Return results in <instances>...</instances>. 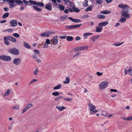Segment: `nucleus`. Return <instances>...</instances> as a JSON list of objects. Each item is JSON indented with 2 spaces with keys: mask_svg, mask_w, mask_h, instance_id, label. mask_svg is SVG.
<instances>
[{
  "mask_svg": "<svg viewBox=\"0 0 132 132\" xmlns=\"http://www.w3.org/2000/svg\"><path fill=\"white\" fill-rule=\"evenodd\" d=\"M8 52L9 53L14 55H18L19 54V50L15 48L10 49Z\"/></svg>",
  "mask_w": 132,
  "mask_h": 132,
  "instance_id": "3",
  "label": "nucleus"
},
{
  "mask_svg": "<svg viewBox=\"0 0 132 132\" xmlns=\"http://www.w3.org/2000/svg\"><path fill=\"white\" fill-rule=\"evenodd\" d=\"M47 33L48 34L50 35H51L52 34H53L54 33V32L50 31H48L47 32Z\"/></svg>",
  "mask_w": 132,
  "mask_h": 132,
  "instance_id": "60",
  "label": "nucleus"
},
{
  "mask_svg": "<svg viewBox=\"0 0 132 132\" xmlns=\"http://www.w3.org/2000/svg\"><path fill=\"white\" fill-rule=\"evenodd\" d=\"M128 73L130 75L132 76V67H129L128 71Z\"/></svg>",
  "mask_w": 132,
  "mask_h": 132,
  "instance_id": "28",
  "label": "nucleus"
},
{
  "mask_svg": "<svg viewBox=\"0 0 132 132\" xmlns=\"http://www.w3.org/2000/svg\"><path fill=\"white\" fill-rule=\"evenodd\" d=\"M100 12L102 14H106L110 13H111V11L108 10L103 11H101Z\"/></svg>",
  "mask_w": 132,
  "mask_h": 132,
  "instance_id": "23",
  "label": "nucleus"
},
{
  "mask_svg": "<svg viewBox=\"0 0 132 132\" xmlns=\"http://www.w3.org/2000/svg\"><path fill=\"white\" fill-rule=\"evenodd\" d=\"M12 108L15 110H18L19 108V105H16L14 106Z\"/></svg>",
  "mask_w": 132,
  "mask_h": 132,
  "instance_id": "39",
  "label": "nucleus"
},
{
  "mask_svg": "<svg viewBox=\"0 0 132 132\" xmlns=\"http://www.w3.org/2000/svg\"><path fill=\"white\" fill-rule=\"evenodd\" d=\"M92 10V7L91 6H89L88 8L85 10L86 12H88L89 11H91Z\"/></svg>",
  "mask_w": 132,
  "mask_h": 132,
  "instance_id": "32",
  "label": "nucleus"
},
{
  "mask_svg": "<svg viewBox=\"0 0 132 132\" xmlns=\"http://www.w3.org/2000/svg\"><path fill=\"white\" fill-rule=\"evenodd\" d=\"M46 43H45L43 47L44 48H47L48 47V45Z\"/></svg>",
  "mask_w": 132,
  "mask_h": 132,
  "instance_id": "56",
  "label": "nucleus"
},
{
  "mask_svg": "<svg viewBox=\"0 0 132 132\" xmlns=\"http://www.w3.org/2000/svg\"><path fill=\"white\" fill-rule=\"evenodd\" d=\"M80 54V53L79 52H77L73 56V57H75L76 56H78Z\"/></svg>",
  "mask_w": 132,
  "mask_h": 132,
  "instance_id": "55",
  "label": "nucleus"
},
{
  "mask_svg": "<svg viewBox=\"0 0 132 132\" xmlns=\"http://www.w3.org/2000/svg\"><path fill=\"white\" fill-rule=\"evenodd\" d=\"M7 2H9L10 4L9 5L11 6L10 8H12L11 6L14 7L16 5L15 4H14L15 2V0H8Z\"/></svg>",
  "mask_w": 132,
  "mask_h": 132,
  "instance_id": "12",
  "label": "nucleus"
},
{
  "mask_svg": "<svg viewBox=\"0 0 132 132\" xmlns=\"http://www.w3.org/2000/svg\"><path fill=\"white\" fill-rule=\"evenodd\" d=\"M75 50H77L78 51H80L82 50L81 47H80L75 48Z\"/></svg>",
  "mask_w": 132,
  "mask_h": 132,
  "instance_id": "44",
  "label": "nucleus"
},
{
  "mask_svg": "<svg viewBox=\"0 0 132 132\" xmlns=\"http://www.w3.org/2000/svg\"><path fill=\"white\" fill-rule=\"evenodd\" d=\"M37 81V80L34 79L33 80H32L31 81L30 83H29V85H31L35 82L36 81Z\"/></svg>",
  "mask_w": 132,
  "mask_h": 132,
  "instance_id": "36",
  "label": "nucleus"
},
{
  "mask_svg": "<svg viewBox=\"0 0 132 132\" xmlns=\"http://www.w3.org/2000/svg\"><path fill=\"white\" fill-rule=\"evenodd\" d=\"M108 23L107 22H102V23H100L98 24V26L100 27H102L103 26H105L107 25Z\"/></svg>",
  "mask_w": 132,
  "mask_h": 132,
  "instance_id": "17",
  "label": "nucleus"
},
{
  "mask_svg": "<svg viewBox=\"0 0 132 132\" xmlns=\"http://www.w3.org/2000/svg\"><path fill=\"white\" fill-rule=\"evenodd\" d=\"M126 20V19L124 18H122L120 20H119V22L121 23L124 22H125Z\"/></svg>",
  "mask_w": 132,
  "mask_h": 132,
  "instance_id": "35",
  "label": "nucleus"
},
{
  "mask_svg": "<svg viewBox=\"0 0 132 132\" xmlns=\"http://www.w3.org/2000/svg\"><path fill=\"white\" fill-rule=\"evenodd\" d=\"M12 37V36H8L6 37H5L4 38H5L11 41Z\"/></svg>",
  "mask_w": 132,
  "mask_h": 132,
  "instance_id": "42",
  "label": "nucleus"
},
{
  "mask_svg": "<svg viewBox=\"0 0 132 132\" xmlns=\"http://www.w3.org/2000/svg\"><path fill=\"white\" fill-rule=\"evenodd\" d=\"M70 82L69 77L67 76L65 78V80L64 81L63 83L64 84H68Z\"/></svg>",
  "mask_w": 132,
  "mask_h": 132,
  "instance_id": "18",
  "label": "nucleus"
},
{
  "mask_svg": "<svg viewBox=\"0 0 132 132\" xmlns=\"http://www.w3.org/2000/svg\"><path fill=\"white\" fill-rule=\"evenodd\" d=\"M99 35H96L93 37L91 38V39L93 42H94L99 38Z\"/></svg>",
  "mask_w": 132,
  "mask_h": 132,
  "instance_id": "22",
  "label": "nucleus"
},
{
  "mask_svg": "<svg viewBox=\"0 0 132 132\" xmlns=\"http://www.w3.org/2000/svg\"><path fill=\"white\" fill-rule=\"evenodd\" d=\"M132 120V116L128 117L127 121H130Z\"/></svg>",
  "mask_w": 132,
  "mask_h": 132,
  "instance_id": "62",
  "label": "nucleus"
},
{
  "mask_svg": "<svg viewBox=\"0 0 132 132\" xmlns=\"http://www.w3.org/2000/svg\"><path fill=\"white\" fill-rule=\"evenodd\" d=\"M88 1L87 0L84 1V3H83V6L85 7H87L88 6Z\"/></svg>",
  "mask_w": 132,
  "mask_h": 132,
  "instance_id": "31",
  "label": "nucleus"
},
{
  "mask_svg": "<svg viewBox=\"0 0 132 132\" xmlns=\"http://www.w3.org/2000/svg\"><path fill=\"white\" fill-rule=\"evenodd\" d=\"M68 18L74 22L78 23L80 22L81 21V20L80 19H73L71 17H69Z\"/></svg>",
  "mask_w": 132,
  "mask_h": 132,
  "instance_id": "14",
  "label": "nucleus"
},
{
  "mask_svg": "<svg viewBox=\"0 0 132 132\" xmlns=\"http://www.w3.org/2000/svg\"><path fill=\"white\" fill-rule=\"evenodd\" d=\"M13 35L15 38H18L20 37V35L17 33H15L13 34Z\"/></svg>",
  "mask_w": 132,
  "mask_h": 132,
  "instance_id": "37",
  "label": "nucleus"
},
{
  "mask_svg": "<svg viewBox=\"0 0 132 132\" xmlns=\"http://www.w3.org/2000/svg\"><path fill=\"white\" fill-rule=\"evenodd\" d=\"M15 2L18 5H22L23 3V1L20 0H15Z\"/></svg>",
  "mask_w": 132,
  "mask_h": 132,
  "instance_id": "20",
  "label": "nucleus"
},
{
  "mask_svg": "<svg viewBox=\"0 0 132 132\" xmlns=\"http://www.w3.org/2000/svg\"><path fill=\"white\" fill-rule=\"evenodd\" d=\"M0 59L4 60L9 61L11 60V58L10 56L2 55L0 56Z\"/></svg>",
  "mask_w": 132,
  "mask_h": 132,
  "instance_id": "6",
  "label": "nucleus"
},
{
  "mask_svg": "<svg viewBox=\"0 0 132 132\" xmlns=\"http://www.w3.org/2000/svg\"><path fill=\"white\" fill-rule=\"evenodd\" d=\"M11 41L14 43L16 42V39L15 38H14L12 37L11 38Z\"/></svg>",
  "mask_w": 132,
  "mask_h": 132,
  "instance_id": "47",
  "label": "nucleus"
},
{
  "mask_svg": "<svg viewBox=\"0 0 132 132\" xmlns=\"http://www.w3.org/2000/svg\"><path fill=\"white\" fill-rule=\"evenodd\" d=\"M67 18L66 15H64L63 16H61L60 18L63 20H64L66 19Z\"/></svg>",
  "mask_w": 132,
  "mask_h": 132,
  "instance_id": "41",
  "label": "nucleus"
},
{
  "mask_svg": "<svg viewBox=\"0 0 132 132\" xmlns=\"http://www.w3.org/2000/svg\"><path fill=\"white\" fill-rule=\"evenodd\" d=\"M23 43L24 46L27 48L30 49V48L31 47L28 44L25 42H23Z\"/></svg>",
  "mask_w": 132,
  "mask_h": 132,
  "instance_id": "26",
  "label": "nucleus"
},
{
  "mask_svg": "<svg viewBox=\"0 0 132 132\" xmlns=\"http://www.w3.org/2000/svg\"><path fill=\"white\" fill-rule=\"evenodd\" d=\"M33 9L37 12H39L42 11V9L40 8H38L37 6H32Z\"/></svg>",
  "mask_w": 132,
  "mask_h": 132,
  "instance_id": "16",
  "label": "nucleus"
},
{
  "mask_svg": "<svg viewBox=\"0 0 132 132\" xmlns=\"http://www.w3.org/2000/svg\"><path fill=\"white\" fill-rule=\"evenodd\" d=\"M58 36L57 35L54 36L53 38V39H51V42L54 45H56L58 43V40L57 37Z\"/></svg>",
  "mask_w": 132,
  "mask_h": 132,
  "instance_id": "9",
  "label": "nucleus"
},
{
  "mask_svg": "<svg viewBox=\"0 0 132 132\" xmlns=\"http://www.w3.org/2000/svg\"><path fill=\"white\" fill-rule=\"evenodd\" d=\"M61 86H62L60 84H59L57 86L54 87L53 88V89H59L60 88Z\"/></svg>",
  "mask_w": 132,
  "mask_h": 132,
  "instance_id": "29",
  "label": "nucleus"
},
{
  "mask_svg": "<svg viewBox=\"0 0 132 132\" xmlns=\"http://www.w3.org/2000/svg\"><path fill=\"white\" fill-rule=\"evenodd\" d=\"M75 7H73V10L77 12H79L80 11L77 8H76Z\"/></svg>",
  "mask_w": 132,
  "mask_h": 132,
  "instance_id": "43",
  "label": "nucleus"
},
{
  "mask_svg": "<svg viewBox=\"0 0 132 132\" xmlns=\"http://www.w3.org/2000/svg\"><path fill=\"white\" fill-rule=\"evenodd\" d=\"M96 3L98 4H101L103 2L102 0H98L96 1Z\"/></svg>",
  "mask_w": 132,
  "mask_h": 132,
  "instance_id": "46",
  "label": "nucleus"
},
{
  "mask_svg": "<svg viewBox=\"0 0 132 132\" xmlns=\"http://www.w3.org/2000/svg\"><path fill=\"white\" fill-rule=\"evenodd\" d=\"M52 95L54 96H57L59 95V93L57 92H54L52 93Z\"/></svg>",
  "mask_w": 132,
  "mask_h": 132,
  "instance_id": "38",
  "label": "nucleus"
},
{
  "mask_svg": "<svg viewBox=\"0 0 132 132\" xmlns=\"http://www.w3.org/2000/svg\"><path fill=\"white\" fill-rule=\"evenodd\" d=\"M97 75L98 76H102L103 74L102 72H96Z\"/></svg>",
  "mask_w": 132,
  "mask_h": 132,
  "instance_id": "54",
  "label": "nucleus"
},
{
  "mask_svg": "<svg viewBox=\"0 0 132 132\" xmlns=\"http://www.w3.org/2000/svg\"><path fill=\"white\" fill-rule=\"evenodd\" d=\"M123 43V42L120 43H115V44H114L113 45L116 46H119L120 45H121Z\"/></svg>",
  "mask_w": 132,
  "mask_h": 132,
  "instance_id": "50",
  "label": "nucleus"
},
{
  "mask_svg": "<svg viewBox=\"0 0 132 132\" xmlns=\"http://www.w3.org/2000/svg\"><path fill=\"white\" fill-rule=\"evenodd\" d=\"M46 34L44 32L40 34V35L43 37H45L46 36Z\"/></svg>",
  "mask_w": 132,
  "mask_h": 132,
  "instance_id": "57",
  "label": "nucleus"
},
{
  "mask_svg": "<svg viewBox=\"0 0 132 132\" xmlns=\"http://www.w3.org/2000/svg\"><path fill=\"white\" fill-rule=\"evenodd\" d=\"M23 3H24L25 5H27L29 4V1L28 2L26 0H23Z\"/></svg>",
  "mask_w": 132,
  "mask_h": 132,
  "instance_id": "53",
  "label": "nucleus"
},
{
  "mask_svg": "<svg viewBox=\"0 0 132 132\" xmlns=\"http://www.w3.org/2000/svg\"><path fill=\"white\" fill-rule=\"evenodd\" d=\"M10 91L11 90L10 89L7 90L6 92L4 94V96H5L8 95L10 93Z\"/></svg>",
  "mask_w": 132,
  "mask_h": 132,
  "instance_id": "34",
  "label": "nucleus"
},
{
  "mask_svg": "<svg viewBox=\"0 0 132 132\" xmlns=\"http://www.w3.org/2000/svg\"><path fill=\"white\" fill-rule=\"evenodd\" d=\"M75 39L77 41L80 39V37L78 36H77L75 38Z\"/></svg>",
  "mask_w": 132,
  "mask_h": 132,
  "instance_id": "59",
  "label": "nucleus"
},
{
  "mask_svg": "<svg viewBox=\"0 0 132 132\" xmlns=\"http://www.w3.org/2000/svg\"><path fill=\"white\" fill-rule=\"evenodd\" d=\"M82 25V24H79L75 25L73 26H66L65 27V28L66 29H74L75 28H77L81 26Z\"/></svg>",
  "mask_w": 132,
  "mask_h": 132,
  "instance_id": "5",
  "label": "nucleus"
},
{
  "mask_svg": "<svg viewBox=\"0 0 132 132\" xmlns=\"http://www.w3.org/2000/svg\"><path fill=\"white\" fill-rule=\"evenodd\" d=\"M96 30L95 32H100L102 30V28L101 27H100L98 26L96 28Z\"/></svg>",
  "mask_w": 132,
  "mask_h": 132,
  "instance_id": "19",
  "label": "nucleus"
},
{
  "mask_svg": "<svg viewBox=\"0 0 132 132\" xmlns=\"http://www.w3.org/2000/svg\"><path fill=\"white\" fill-rule=\"evenodd\" d=\"M4 43L6 45H10V42L5 38H4Z\"/></svg>",
  "mask_w": 132,
  "mask_h": 132,
  "instance_id": "25",
  "label": "nucleus"
},
{
  "mask_svg": "<svg viewBox=\"0 0 132 132\" xmlns=\"http://www.w3.org/2000/svg\"><path fill=\"white\" fill-rule=\"evenodd\" d=\"M32 105V104L31 103H30L27 104L26 107L23 109L22 112V113L23 114L26 111L30 109Z\"/></svg>",
  "mask_w": 132,
  "mask_h": 132,
  "instance_id": "7",
  "label": "nucleus"
},
{
  "mask_svg": "<svg viewBox=\"0 0 132 132\" xmlns=\"http://www.w3.org/2000/svg\"><path fill=\"white\" fill-rule=\"evenodd\" d=\"M50 40L49 39H47L46 40V43L47 44H49L50 43Z\"/></svg>",
  "mask_w": 132,
  "mask_h": 132,
  "instance_id": "52",
  "label": "nucleus"
},
{
  "mask_svg": "<svg viewBox=\"0 0 132 132\" xmlns=\"http://www.w3.org/2000/svg\"><path fill=\"white\" fill-rule=\"evenodd\" d=\"M70 5V6L73 8V7H76L75 5L72 2H71L69 3Z\"/></svg>",
  "mask_w": 132,
  "mask_h": 132,
  "instance_id": "48",
  "label": "nucleus"
},
{
  "mask_svg": "<svg viewBox=\"0 0 132 132\" xmlns=\"http://www.w3.org/2000/svg\"><path fill=\"white\" fill-rule=\"evenodd\" d=\"M93 34L92 33H86L83 34L84 36H90Z\"/></svg>",
  "mask_w": 132,
  "mask_h": 132,
  "instance_id": "40",
  "label": "nucleus"
},
{
  "mask_svg": "<svg viewBox=\"0 0 132 132\" xmlns=\"http://www.w3.org/2000/svg\"><path fill=\"white\" fill-rule=\"evenodd\" d=\"M66 39L68 41H71L73 40V37L72 36H68L66 37Z\"/></svg>",
  "mask_w": 132,
  "mask_h": 132,
  "instance_id": "24",
  "label": "nucleus"
},
{
  "mask_svg": "<svg viewBox=\"0 0 132 132\" xmlns=\"http://www.w3.org/2000/svg\"><path fill=\"white\" fill-rule=\"evenodd\" d=\"M59 7L61 11H63L64 10V7L62 5H59Z\"/></svg>",
  "mask_w": 132,
  "mask_h": 132,
  "instance_id": "33",
  "label": "nucleus"
},
{
  "mask_svg": "<svg viewBox=\"0 0 132 132\" xmlns=\"http://www.w3.org/2000/svg\"><path fill=\"white\" fill-rule=\"evenodd\" d=\"M29 3L31 4L34 5H36L39 7H43L45 6L44 5L43 3L40 2H36L35 1L30 0L29 1Z\"/></svg>",
  "mask_w": 132,
  "mask_h": 132,
  "instance_id": "2",
  "label": "nucleus"
},
{
  "mask_svg": "<svg viewBox=\"0 0 132 132\" xmlns=\"http://www.w3.org/2000/svg\"><path fill=\"white\" fill-rule=\"evenodd\" d=\"M13 62L15 65H18L21 63V60L19 58H15L13 59Z\"/></svg>",
  "mask_w": 132,
  "mask_h": 132,
  "instance_id": "10",
  "label": "nucleus"
},
{
  "mask_svg": "<svg viewBox=\"0 0 132 132\" xmlns=\"http://www.w3.org/2000/svg\"><path fill=\"white\" fill-rule=\"evenodd\" d=\"M38 69L37 68L36 69V70H35L34 72V74L35 75H37L38 74Z\"/></svg>",
  "mask_w": 132,
  "mask_h": 132,
  "instance_id": "51",
  "label": "nucleus"
},
{
  "mask_svg": "<svg viewBox=\"0 0 132 132\" xmlns=\"http://www.w3.org/2000/svg\"><path fill=\"white\" fill-rule=\"evenodd\" d=\"M97 17L99 19H104L105 18V16L104 15L101 14H99L97 15Z\"/></svg>",
  "mask_w": 132,
  "mask_h": 132,
  "instance_id": "30",
  "label": "nucleus"
},
{
  "mask_svg": "<svg viewBox=\"0 0 132 132\" xmlns=\"http://www.w3.org/2000/svg\"><path fill=\"white\" fill-rule=\"evenodd\" d=\"M56 109L59 110L60 111H62L64 109H65V108L63 106H56Z\"/></svg>",
  "mask_w": 132,
  "mask_h": 132,
  "instance_id": "21",
  "label": "nucleus"
},
{
  "mask_svg": "<svg viewBox=\"0 0 132 132\" xmlns=\"http://www.w3.org/2000/svg\"><path fill=\"white\" fill-rule=\"evenodd\" d=\"M108 82L106 81H103L101 82L99 84V88L101 90L104 89L108 86Z\"/></svg>",
  "mask_w": 132,
  "mask_h": 132,
  "instance_id": "4",
  "label": "nucleus"
},
{
  "mask_svg": "<svg viewBox=\"0 0 132 132\" xmlns=\"http://www.w3.org/2000/svg\"><path fill=\"white\" fill-rule=\"evenodd\" d=\"M118 7H119L125 9V8L128 9L129 7L127 5L123 4H120L119 5Z\"/></svg>",
  "mask_w": 132,
  "mask_h": 132,
  "instance_id": "15",
  "label": "nucleus"
},
{
  "mask_svg": "<svg viewBox=\"0 0 132 132\" xmlns=\"http://www.w3.org/2000/svg\"><path fill=\"white\" fill-rule=\"evenodd\" d=\"M4 9L6 12L8 11L9 10V8L7 7H4Z\"/></svg>",
  "mask_w": 132,
  "mask_h": 132,
  "instance_id": "64",
  "label": "nucleus"
},
{
  "mask_svg": "<svg viewBox=\"0 0 132 132\" xmlns=\"http://www.w3.org/2000/svg\"><path fill=\"white\" fill-rule=\"evenodd\" d=\"M10 23L11 26L13 27L16 26L17 24V22L14 20H11L10 21Z\"/></svg>",
  "mask_w": 132,
  "mask_h": 132,
  "instance_id": "13",
  "label": "nucleus"
},
{
  "mask_svg": "<svg viewBox=\"0 0 132 132\" xmlns=\"http://www.w3.org/2000/svg\"><path fill=\"white\" fill-rule=\"evenodd\" d=\"M123 13L122 15L125 18H129L130 17V15L129 13H127L128 11L127 10L122 11Z\"/></svg>",
  "mask_w": 132,
  "mask_h": 132,
  "instance_id": "8",
  "label": "nucleus"
},
{
  "mask_svg": "<svg viewBox=\"0 0 132 132\" xmlns=\"http://www.w3.org/2000/svg\"><path fill=\"white\" fill-rule=\"evenodd\" d=\"M64 100L65 101H70L72 100V98H64Z\"/></svg>",
  "mask_w": 132,
  "mask_h": 132,
  "instance_id": "45",
  "label": "nucleus"
},
{
  "mask_svg": "<svg viewBox=\"0 0 132 132\" xmlns=\"http://www.w3.org/2000/svg\"><path fill=\"white\" fill-rule=\"evenodd\" d=\"M6 21V20H2L0 21V23H5Z\"/></svg>",
  "mask_w": 132,
  "mask_h": 132,
  "instance_id": "61",
  "label": "nucleus"
},
{
  "mask_svg": "<svg viewBox=\"0 0 132 132\" xmlns=\"http://www.w3.org/2000/svg\"><path fill=\"white\" fill-rule=\"evenodd\" d=\"M9 15V13L8 12L4 14L2 16L3 19H5Z\"/></svg>",
  "mask_w": 132,
  "mask_h": 132,
  "instance_id": "27",
  "label": "nucleus"
},
{
  "mask_svg": "<svg viewBox=\"0 0 132 132\" xmlns=\"http://www.w3.org/2000/svg\"><path fill=\"white\" fill-rule=\"evenodd\" d=\"M46 6L45 7V9L51 11L52 10V4L51 3H49L45 4Z\"/></svg>",
  "mask_w": 132,
  "mask_h": 132,
  "instance_id": "11",
  "label": "nucleus"
},
{
  "mask_svg": "<svg viewBox=\"0 0 132 132\" xmlns=\"http://www.w3.org/2000/svg\"><path fill=\"white\" fill-rule=\"evenodd\" d=\"M66 37H67L66 36H60V38L61 39H65Z\"/></svg>",
  "mask_w": 132,
  "mask_h": 132,
  "instance_id": "63",
  "label": "nucleus"
},
{
  "mask_svg": "<svg viewBox=\"0 0 132 132\" xmlns=\"http://www.w3.org/2000/svg\"><path fill=\"white\" fill-rule=\"evenodd\" d=\"M89 109L90 111V113L91 114H94L95 113L98 112V111L97 110H94L96 108L95 106L92 103H90L88 104Z\"/></svg>",
  "mask_w": 132,
  "mask_h": 132,
  "instance_id": "1",
  "label": "nucleus"
},
{
  "mask_svg": "<svg viewBox=\"0 0 132 132\" xmlns=\"http://www.w3.org/2000/svg\"><path fill=\"white\" fill-rule=\"evenodd\" d=\"M81 47L82 50H86L88 48V47L87 46H82Z\"/></svg>",
  "mask_w": 132,
  "mask_h": 132,
  "instance_id": "49",
  "label": "nucleus"
},
{
  "mask_svg": "<svg viewBox=\"0 0 132 132\" xmlns=\"http://www.w3.org/2000/svg\"><path fill=\"white\" fill-rule=\"evenodd\" d=\"M34 51L35 52V53L39 55V51L37 50H34Z\"/></svg>",
  "mask_w": 132,
  "mask_h": 132,
  "instance_id": "58",
  "label": "nucleus"
}]
</instances>
